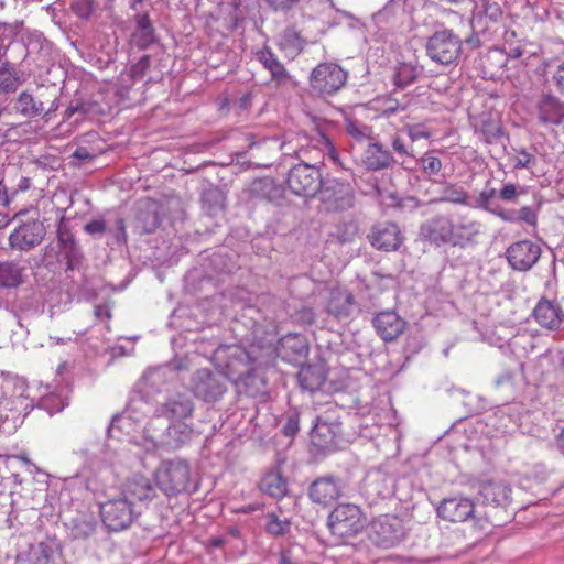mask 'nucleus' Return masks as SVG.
I'll return each instance as SVG.
<instances>
[{
    "label": "nucleus",
    "mask_w": 564,
    "mask_h": 564,
    "mask_svg": "<svg viewBox=\"0 0 564 564\" xmlns=\"http://www.w3.org/2000/svg\"><path fill=\"white\" fill-rule=\"evenodd\" d=\"M154 482L167 497L186 492L192 482L188 462L182 458L163 460L154 471Z\"/></svg>",
    "instance_id": "nucleus-1"
},
{
    "label": "nucleus",
    "mask_w": 564,
    "mask_h": 564,
    "mask_svg": "<svg viewBox=\"0 0 564 564\" xmlns=\"http://www.w3.org/2000/svg\"><path fill=\"white\" fill-rule=\"evenodd\" d=\"M367 518L355 503H339L328 514L327 525L333 535L341 539L352 538L366 527Z\"/></svg>",
    "instance_id": "nucleus-2"
},
{
    "label": "nucleus",
    "mask_w": 564,
    "mask_h": 564,
    "mask_svg": "<svg viewBox=\"0 0 564 564\" xmlns=\"http://www.w3.org/2000/svg\"><path fill=\"white\" fill-rule=\"evenodd\" d=\"M346 82L347 72L333 62L319 63L310 75L312 89L323 96L336 94L345 86Z\"/></svg>",
    "instance_id": "nucleus-3"
},
{
    "label": "nucleus",
    "mask_w": 564,
    "mask_h": 564,
    "mask_svg": "<svg viewBox=\"0 0 564 564\" xmlns=\"http://www.w3.org/2000/svg\"><path fill=\"white\" fill-rule=\"evenodd\" d=\"M99 511L102 523L115 532L128 529L135 518L133 502L121 495L101 502Z\"/></svg>",
    "instance_id": "nucleus-4"
},
{
    "label": "nucleus",
    "mask_w": 564,
    "mask_h": 564,
    "mask_svg": "<svg viewBox=\"0 0 564 564\" xmlns=\"http://www.w3.org/2000/svg\"><path fill=\"white\" fill-rule=\"evenodd\" d=\"M462 52V41L453 31H436L426 43L427 56L442 65H449L458 58Z\"/></svg>",
    "instance_id": "nucleus-5"
},
{
    "label": "nucleus",
    "mask_w": 564,
    "mask_h": 564,
    "mask_svg": "<svg viewBox=\"0 0 564 564\" xmlns=\"http://www.w3.org/2000/svg\"><path fill=\"white\" fill-rule=\"evenodd\" d=\"M286 184L297 196L312 197L322 188V176L314 165H294L288 174Z\"/></svg>",
    "instance_id": "nucleus-6"
},
{
    "label": "nucleus",
    "mask_w": 564,
    "mask_h": 564,
    "mask_svg": "<svg viewBox=\"0 0 564 564\" xmlns=\"http://www.w3.org/2000/svg\"><path fill=\"white\" fill-rule=\"evenodd\" d=\"M9 545L19 564H51L53 551L45 542L31 543L25 536H12Z\"/></svg>",
    "instance_id": "nucleus-7"
},
{
    "label": "nucleus",
    "mask_w": 564,
    "mask_h": 564,
    "mask_svg": "<svg viewBox=\"0 0 564 564\" xmlns=\"http://www.w3.org/2000/svg\"><path fill=\"white\" fill-rule=\"evenodd\" d=\"M367 239L373 249L382 252H393L402 246L404 236L398 224L380 221L370 228Z\"/></svg>",
    "instance_id": "nucleus-8"
},
{
    "label": "nucleus",
    "mask_w": 564,
    "mask_h": 564,
    "mask_svg": "<svg viewBox=\"0 0 564 564\" xmlns=\"http://www.w3.org/2000/svg\"><path fill=\"white\" fill-rule=\"evenodd\" d=\"M226 357L223 366L224 375L229 380L238 382L250 376L253 371V359L242 347L229 346L221 350Z\"/></svg>",
    "instance_id": "nucleus-9"
},
{
    "label": "nucleus",
    "mask_w": 564,
    "mask_h": 564,
    "mask_svg": "<svg viewBox=\"0 0 564 564\" xmlns=\"http://www.w3.org/2000/svg\"><path fill=\"white\" fill-rule=\"evenodd\" d=\"M227 391V387L217 373L208 369H199L193 378L194 394L205 402H215L219 400Z\"/></svg>",
    "instance_id": "nucleus-10"
},
{
    "label": "nucleus",
    "mask_w": 564,
    "mask_h": 564,
    "mask_svg": "<svg viewBox=\"0 0 564 564\" xmlns=\"http://www.w3.org/2000/svg\"><path fill=\"white\" fill-rule=\"evenodd\" d=\"M45 235V227L36 218L23 221L9 236V245L12 249L30 250L39 245Z\"/></svg>",
    "instance_id": "nucleus-11"
},
{
    "label": "nucleus",
    "mask_w": 564,
    "mask_h": 564,
    "mask_svg": "<svg viewBox=\"0 0 564 564\" xmlns=\"http://www.w3.org/2000/svg\"><path fill=\"white\" fill-rule=\"evenodd\" d=\"M540 256L541 248L528 239L510 245L506 251L508 263L517 271H528L538 262Z\"/></svg>",
    "instance_id": "nucleus-12"
},
{
    "label": "nucleus",
    "mask_w": 564,
    "mask_h": 564,
    "mask_svg": "<svg viewBox=\"0 0 564 564\" xmlns=\"http://www.w3.org/2000/svg\"><path fill=\"white\" fill-rule=\"evenodd\" d=\"M437 516L448 522H464L474 517L475 503L465 497H452L443 499L437 509Z\"/></svg>",
    "instance_id": "nucleus-13"
},
{
    "label": "nucleus",
    "mask_w": 564,
    "mask_h": 564,
    "mask_svg": "<svg viewBox=\"0 0 564 564\" xmlns=\"http://www.w3.org/2000/svg\"><path fill=\"white\" fill-rule=\"evenodd\" d=\"M478 494L481 502L487 506L507 508L512 501L510 485L499 479L481 481Z\"/></svg>",
    "instance_id": "nucleus-14"
},
{
    "label": "nucleus",
    "mask_w": 564,
    "mask_h": 564,
    "mask_svg": "<svg viewBox=\"0 0 564 564\" xmlns=\"http://www.w3.org/2000/svg\"><path fill=\"white\" fill-rule=\"evenodd\" d=\"M343 494V486L339 478L324 476L314 480L308 489L310 499L321 506H329Z\"/></svg>",
    "instance_id": "nucleus-15"
},
{
    "label": "nucleus",
    "mask_w": 564,
    "mask_h": 564,
    "mask_svg": "<svg viewBox=\"0 0 564 564\" xmlns=\"http://www.w3.org/2000/svg\"><path fill=\"white\" fill-rule=\"evenodd\" d=\"M371 530L376 543L383 547L397 544L401 538L400 520L394 516H380L372 521Z\"/></svg>",
    "instance_id": "nucleus-16"
},
{
    "label": "nucleus",
    "mask_w": 564,
    "mask_h": 564,
    "mask_svg": "<svg viewBox=\"0 0 564 564\" xmlns=\"http://www.w3.org/2000/svg\"><path fill=\"white\" fill-rule=\"evenodd\" d=\"M372 325L381 339L389 343L394 341L404 332L406 322L397 312L387 310L373 317Z\"/></svg>",
    "instance_id": "nucleus-17"
},
{
    "label": "nucleus",
    "mask_w": 564,
    "mask_h": 564,
    "mask_svg": "<svg viewBox=\"0 0 564 564\" xmlns=\"http://www.w3.org/2000/svg\"><path fill=\"white\" fill-rule=\"evenodd\" d=\"M535 109L543 126H558L564 121V101L552 94L541 95Z\"/></svg>",
    "instance_id": "nucleus-18"
},
{
    "label": "nucleus",
    "mask_w": 564,
    "mask_h": 564,
    "mask_svg": "<svg viewBox=\"0 0 564 564\" xmlns=\"http://www.w3.org/2000/svg\"><path fill=\"white\" fill-rule=\"evenodd\" d=\"M355 305V299L351 292L347 289L337 286L329 291V296L326 303L327 314L337 319L347 318Z\"/></svg>",
    "instance_id": "nucleus-19"
},
{
    "label": "nucleus",
    "mask_w": 564,
    "mask_h": 564,
    "mask_svg": "<svg viewBox=\"0 0 564 564\" xmlns=\"http://www.w3.org/2000/svg\"><path fill=\"white\" fill-rule=\"evenodd\" d=\"M322 200L328 210L345 209L352 204V195L348 185L334 183L321 191Z\"/></svg>",
    "instance_id": "nucleus-20"
},
{
    "label": "nucleus",
    "mask_w": 564,
    "mask_h": 564,
    "mask_svg": "<svg viewBox=\"0 0 564 564\" xmlns=\"http://www.w3.org/2000/svg\"><path fill=\"white\" fill-rule=\"evenodd\" d=\"M361 161L367 170L379 171L391 166L394 159L390 151L381 144L369 143L364 150Z\"/></svg>",
    "instance_id": "nucleus-21"
},
{
    "label": "nucleus",
    "mask_w": 564,
    "mask_h": 564,
    "mask_svg": "<svg viewBox=\"0 0 564 564\" xmlns=\"http://www.w3.org/2000/svg\"><path fill=\"white\" fill-rule=\"evenodd\" d=\"M534 319L549 329L557 328L562 319V308L554 302L541 299L533 310Z\"/></svg>",
    "instance_id": "nucleus-22"
},
{
    "label": "nucleus",
    "mask_w": 564,
    "mask_h": 564,
    "mask_svg": "<svg viewBox=\"0 0 564 564\" xmlns=\"http://www.w3.org/2000/svg\"><path fill=\"white\" fill-rule=\"evenodd\" d=\"M283 357L291 362L302 361L308 354L310 347L305 336L301 334H288L281 341Z\"/></svg>",
    "instance_id": "nucleus-23"
},
{
    "label": "nucleus",
    "mask_w": 564,
    "mask_h": 564,
    "mask_svg": "<svg viewBox=\"0 0 564 564\" xmlns=\"http://www.w3.org/2000/svg\"><path fill=\"white\" fill-rule=\"evenodd\" d=\"M120 495L122 497H127V499L132 502L133 500H150L155 496V489L147 477L142 475H134L127 480Z\"/></svg>",
    "instance_id": "nucleus-24"
},
{
    "label": "nucleus",
    "mask_w": 564,
    "mask_h": 564,
    "mask_svg": "<svg viewBox=\"0 0 564 564\" xmlns=\"http://www.w3.org/2000/svg\"><path fill=\"white\" fill-rule=\"evenodd\" d=\"M256 57L270 72L271 79L278 86L285 84L290 79L289 72L269 47L257 51Z\"/></svg>",
    "instance_id": "nucleus-25"
},
{
    "label": "nucleus",
    "mask_w": 564,
    "mask_h": 564,
    "mask_svg": "<svg viewBox=\"0 0 564 564\" xmlns=\"http://www.w3.org/2000/svg\"><path fill=\"white\" fill-rule=\"evenodd\" d=\"M452 220L447 217H436L423 227V234L431 242L440 246L449 243Z\"/></svg>",
    "instance_id": "nucleus-26"
},
{
    "label": "nucleus",
    "mask_w": 564,
    "mask_h": 564,
    "mask_svg": "<svg viewBox=\"0 0 564 564\" xmlns=\"http://www.w3.org/2000/svg\"><path fill=\"white\" fill-rule=\"evenodd\" d=\"M297 380L304 390L316 391L325 383L326 372L323 366L305 365L301 367Z\"/></svg>",
    "instance_id": "nucleus-27"
},
{
    "label": "nucleus",
    "mask_w": 564,
    "mask_h": 564,
    "mask_svg": "<svg viewBox=\"0 0 564 564\" xmlns=\"http://www.w3.org/2000/svg\"><path fill=\"white\" fill-rule=\"evenodd\" d=\"M249 196L253 199L272 202L282 194V188L272 178L254 180L249 186Z\"/></svg>",
    "instance_id": "nucleus-28"
},
{
    "label": "nucleus",
    "mask_w": 564,
    "mask_h": 564,
    "mask_svg": "<svg viewBox=\"0 0 564 564\" xmlns=\"http://www.w3.org/2000/svg\"><path fill=\"white\" fill-rule=\"evenodd\" d=\"M260 490L275 499H281L288 492V481L280 470H270L262 477Z\"/></svg>",
    "instance_id": "nucleus-29"
},
{
    "label": "nucleus",
    "mask_w": 564,
    "mask_h": 564,
    "mask_svg": "<svg viewBox=\"0 0 564 564\" xmlns=\"http://www.w3.org/2000/svg\"><path fill=\"white\" fill-rule=\"evenodd\" d=\"M193 412V402L182 397L170 399L162 408V414L171 421H181L191 417Z\"/></svg>",
    "instance_id": "nucleus-30"
},
{
    "label": "nucleus",
    "mask_w": 564,
    "mask_h": 564,
    "mask_svg": "<svg viewBox=\"0 0 564 564\" xmlns=\"http://www.w3.org/2000/svg\"><path fill=\"white\" fill-rule=\"evenodd\" d=\"M25 268L17 261H0V286L12 289L23 283Z\"/></svg>",
    "instance_id": "nucleus-31"
},
{
    "label": "nucleus",
    "mask_w": 564,
    "mask_h": 564,
    "mask_svg": "<svg viewBox=\"0 0 564 564\" xmlns=\"http://www.w3.org/2000/svg\"><path fill=\"white\" fill-rule=\"evenodd\" d=\"M15 110L25 118H35L41 116L45 108L43 101L36 100V98L28 91H22L17 98Z\"/></svg>",
    "instance_id": "nucleus-32"
},
{
    "label": "nucleus",
    "mask_w": 564,
    "mask_h": 564,
    "mask_svg": "<svg viewBox=\"0 0 564 564\" xmlns=\"http://www.w3.org/2000/svg\"><path fill=\"white\" fill-rule=\"evenodd\" d=\"M451 240L449 243L453 246H464L467 242L473 241L478 230L474 223H454L452 221Z\"/></svg>",
    "instance_id": "nucleus-33"
},
{
    "label": "nucleus",
    "mask_w": 564,
    "mask_h": 564,
    "mask_svg": "<svg viewBox=\"0 0 564 564\" xmlns=\"http://www.w3.org/2000/svg\"><path fill=\"white\" fill-rule=\"evenodd\" d=\"M304 44L305 40L294 29L285 30L280 41L281 50L293 56L303 50Z\"/></svg>",
    "instance_id": "nucleus-34"
},
{
    "label": "nucleus",
    "mask_w": 564,
    "mask_h": 564,
    "mask_svg": "<svg viewBox=\"0 0 564 564\" xmlns=\"http://www.w3.org/2000/svg\"><path fill=\"white\" fill-rule=\"evenodd\" d=\"M291 529V521L288 519H280L274 512H269L265 516V530L273 536H282L289 533Z\"/></svg>",
    "instance_id": "nucleus-35"
},
{
    "label": "nucleus",
    "mask_w": 564,
    "mask_h": 564,
    "mask_svg": "<svg viewBox=\"0 0 564 564\" xmlns=\"http://www.w3.org/2000/svg\"><path fill=\"white\" fill-rule=\"evenodd\" d=\"M19 77L15 69L8 63L0 66V94L17 89Z\"/></svg>",
    "instance_id": "nucleus-36"
},
{
    "label": "nucleus",
    "mask_w": 564,
    "mask_h": 564,
    "mask_svg": "<svg viewBox=\"0 0 564 564\" xmlns=\"http://www.w3.org/2000/svg\"><path fill=\"white\" fill-rule=\"evenodd\" d=\"M417 77L416 68L411 64H401L398 66L394 74V83L399 87H405L413 83Z\"/></svg>",
    "instance_id": "nucleus-37"
},
{
    "label": "nucleus",
    "mask_w": 564,
    "mask_h": 564,
    "mask_svg": "<svg viewBox=\"0 0 564 564\" xmlns=\"http://www.w3.org/2000/svg\"><path fill=\"white\" fill-rule=\"evenodd\" d=\"M444 199L455 204H467V192L456 184H447L443 189Z\"/></svg>",
    "instance_id": "nucleus-38"
},
{
    "label": "nucleus",
    "mask_w": 564,
    "mask_h": 564,
    "mask_svg": "<svg viewBox=\"0 0 564 564\" xmlns=\"http://www.w3.org/2000/svg\"><path fill=\"white\" fill-rule=\"evenodd\" d=\"M422 171L427 175H435L442 170V161L434 155L433 151L425 152L421 160Z\"/></svg>",
    "instance_id": "nucleus-39"
},
{
    "label": "nucleus",
    "mask_w": 564,
    "mask_h": 564,
    "mask_svg": "<svg viewBox=\"0 0 564 564\" xmlns=\"http://www.w3.org/2000/svg\"><path fill=\"white\" fill-rule=\"evenodd\" d=\"M132 42L140 50L149 47L154 42V30H135Z\"/></svg>",
    "instance_id": "nucleus-40"
},
{
    "label": "nucleus",
    "mask_w": 564,
    "mask_h": 564,
    "mask_svg": "<svg viewBox=\"0 0 564 564\" xmlns=\"http://www.w3.org/2000/svg\"><path fill=\"white\" fill-rule=\"evenodd\" d=\"M300 431V415L297 412L288 414L285 424L282 429L284 436L294 437Z\"/></svg>",
    "instance_id": "nucleus-41"
},
{
    "label": "nucleus",
    "mask_w": 564,
    "mask_h": 564,
    "mask_svg": "<svg viewBox=\"0 0 564 564\" xmlns=\"http://www.w3.org/2000/svg\"><path fill=\"white\" fill-rule=\"evenodd\" d=\"M72 9L78 17L87 19L93 13L94 2L93 0H73Z\"/></svg>",
    "instance_id": "nucleus-42"
},
{
    "label": "nucleus",
    "mask_w": 564,
    "mask_h": 564,
    "mask_svg": "<svg viewBox=\"0 0 564 564\" xmlns=\"http://www.w3.org/2000/svg\"><path fill=\"white\" fill-rule=\"evenodd\" d=\"M518 218L532 227H535L538 224V215L535 210L530 206L521 207L518 210Z\"/></svg>",
    "instance_id": "nucleus-43"
},
{
    "label": "nucleus",
    "mask_w": 564,
    "mask_h": 564,
    "mask_svg": "<svg viewBox=\"0 0 564 564\" xmlns=\"http://www.w3.org/2000/svg\"><path fill=\"white\" fill-rule=\"evenodd\" d=\"M300 0H265L267 4L273 11H289L294 8Z\"/></svg>",
    "instance_id": "nucleus-44"
},
{
    "label": "nucleus",
    "mask_w": 564,
    "mask_h": 564,
    "mask_svg": "<svg viewBox=\"0 0 564 564\" xmlns=\"http://www.w3.org/2000/svg\"><path fill=\"white\" fill-rule=\"evenodd\" d=\"M149 67H150V56L149 55H143L138 61V63L132 65L131 70H130L131 72V76L133 78L141 77Z\"/></svg>",
    "instance_id": "nucleus-45"
},
{
    "label": "nucleus",
    "mask_w": 564,
    "mask_h": 564,
    "mask_svg": "<svg viewBox=\"0 0 564 564\" xmlns=\"http://www.w3.org/2000/svg\"><path fill=\"white\" fill-rule=\"evenodd\" d=\"M534 155L529 153L527 150L522 149L519 151V156L516 160L514 169L529 167L534 163Z\"/></svg>",
    "instance_id": "nucleus-46"
},
{
    "label": "nucleus",
    "mask_w": 564,
    "mask_h": 564,
    "mask_svg": "<svg viewBox=\"0 0 564 564\" xmlns=\"http://www.w3.org/2000/svg\"><path fill=\"white\" fill-rule=\"evenodd\" d=\"M552 82L555 85L558 93L564 96V62L557 66L552 75Z\"/></svg>",
    "instance_id": "nucleus-47"
},
{
    "label": "nucleus",
    "mask_w": 564,
    "mask_h": 564,
    "mask_svg": "<svg viewBox=\"0 0 564 564\" xmlns=\"http://www.w3.org/2000/svg\"><path fill=\"white\" fill-rule=\"evenodd\" d=\"M499 197L505 202L514 200L518 197L517 186L512 183L505 184L500 189Z\"/></svg>",
    "instance_id": "nucleus-48"
},
{
    "label": "nucleus",
    "mask_w": 564,
    "mask_h": 564,
    "mask_svg": "<svg viewBox=\"0 0 564 564\" xmlns=\"http://www.w3.org/2000/svg\"><path fill=\"white\" fill-rule=\"evenodd\" d=\"M137 30H154L148 13L138 14L135 17Z\"/></svg>",
    "instance_id": "nucleus-49"
},
{
    "label": "nucleus",
    "mask_w": 564,
    "mask_h": 564,
    "mask_svg": "<svg viewBox=\"0 0 564 564\" xmlns=\"http://www.w3.org/2000/svg\"><path fill=\"white\" fill-rule=\"evenodd\" d=\"M88 234H102L106 230V224L102 220H93L85 227Z\"/></svg>",
    "instance_id": "nucleus-50"
},
{
    "label": "nucleus",
    "mask_w": 564,
    "mask_h": 564,
    "mask_svg": "<svg viewBox=\"0 0 564 564\" xmlns=\"http://www.w3.org/2000/svg\"><path fill=\"white\" fill-rule=\"evenodd\" d=\"M347 131L356 140H362L367 137L366 132L352 122L348 124Z\"/></svg>",
    "instance_id": "nucleus-51"
},
{
    "label": "nucleus",
    "mask_w": 564,
    "mask_h": 564,
    "mask_svg": "<svg viewBox=\"0 0 564 564\" xmlns=\"http://www.w3.org/2000/svg\"><path fill=\"white\" fill-rule=\"evenodd\" d=\"M392 149L400 155H408L406 147L403 140L399 137H395L392 141Z\"/></svg>",
    "instance_id": "nucleus-52"
},
{
    "label": "nucleus",
    "mask_w": 564,
    "mask_h": 564,
    "mask_svg": "<svg viewBox=\"0 0 564 564\" xmlns=\"http://www.w3.org/2000/svg\"><path fill=\"white\" fill-rule=\"evenodd\" d=\"M487 58L490 59V58H494V59H497L500 62L501 66H503L507 62V58H503V52L499 48H494L491 50L488 55H487Z\"/></svg>",
    "instance_id": "nucleus-53"
},
{
    "label": "nucleus",
    "mask_w": 564,
    "mask_h": 564,
    "mask_svg": "<svg viewBox=\"0 0 564 564\" xmlns=\"http://www.w3.org/2000/svg\"><path fill=\"white\" fill-rule=\"evenodd\" d=\"M74 156L79 160H91L93 155L89 153V151L86 148H78L74 152Z\"/></svg>",
    "instance_id": "nucleus-54"
},
{
    "label": "nucleus",
    "mask_w": 564,
    "mask_h": 564,
    "mask_svg": "<svg viewBox=\"0 0 564 564\" xmlns=\"http://www.w3.org/2000/svg\"><path fill=\"white\" fill-rule=\"evenodd\" d=\"M409 133H410V137L415 140V139H419V138H429L430 137V133L429 132H425V131H415V128H410L409 129Z\"/></svg>",
    "instance_id": "nucleus-55"
},
{
    "label": "nucleus",
    "mask_w": 564,
    "mask_h": 564,
    "mask_svg": "<svg viewBox=\"0 0 564 564\" xmlns=\"http://www.w3.org/2000/svg\"><path fill=\"white\" fill-rule=\"evenodd\" d=\"M279 564H295V563L292 561L289 552L282 551L280 553Z\"/></svg>",
    "instance_id": "nucleus-56"
},
{
    "label": "nucleus",
    "mask_w": 564,
    "mask_h": 564,
    "mask_svg": "<svg viewBox=\"0 0 564 564\" xmlns=\"http://www.w3.org/2000/svg\"><path fill=\"white\" fill-rule=\"evenodd\" d=\"M523 55V51L522 48L520 47H514V48H511L509 54H508V57L509 58H520L521 56Z\"/></svg>",
    "instance_id": "nucleus-57"
},
{
    "label": "nucleus",
    "mask_w": 564,
    "mask_h": 564,
    "mask_svg": "<svg viewBox=\"0 0 564 564\" xmlns=\"http://www.w3.org/2000/svg\"><path fill=\"white\" fill-rule=\"evenodd\" d=\"M556 444H557L558 449L564 455V429L561 431V433L556 437Z\"/></svg>",
    "instance_id": "nucleus-58"
},
{
    "label": "nucleus",
    "mask_w": 564,
    "mask_h": 564,
    "mask_svg": "<svg viewBox=\"0 0 564 564\" xmlns=\"http://www.w3.org/2000/svg\"><path fill=\"white\" fill-rule=\"evenodd\" d=\"M10 223L9 217L0 212V229L7 227Z\"/></svg>",
    "instance_id": "nucleus-59"
},
{
    "label": "nucleus",
    "mask_w": 564,
    "mask_h": 564,
    "mask_svg": "<svg viewBox=\"0 0 564 564\" xmlns=\"http://www.w3.org/2000/svg\"><path fill=\"white\" fill-rule=\"evenodd\" d=\"M495 195V189H491L489 193H482L481 194V199L484 202H488L490 198H492Z\"/></svg>",
    "instance_id": "nucleus-60"
},
{
    "label": "nucleus",
    "mask_w": 564,
    "mask_h": 564,
    "mask_svg": "<svg viewBox=\"0 0 564 564\" xmlns=\"http://www.w3.org/2000/svg\"><path fill=\"white\" fill-rule=\"evenodd\" d=\"M117 226L122 231L123 236H126V226H124V220L122 218H119L117 220Z\"/></svg>",
    "instance_id": "nucleus-61"
},
{
    "label": "nucleus",
    "mask_w": 564,
    "mask_h": 564,
    "mask_svg": "<svg viewBox=\"0 0 564 564\" xmlns=\"http://www.w3.org/2000/svg\"><path fill=\"white\" fill-rule=\"evenodd\" d=\"M212 545L215 546V547H219L223 545V540L221 539H213L212 540Z\"/></svg>",
    "instance_id": "nucleus-62"
},
{
    "label": "nucleus",
    "mask_w": 564,
    "mask_h": 564,
    "mask_svg": "<svg viewBox=\"0 0 564 564\" xmlns=\"http://www.w3.org/2000/svg\"><path fill=\"white\" fill-rule=\"evenodd\" d=\"M143 0H132V8H135L138 4H141Z\"/></svg>",
    "instance_id": "nucleus-63"
},
{
    "label": "nucleus",
    "mask_w": 564,
    "mask_h": 564,
    "mask_svg": "<svg viewBox=\"0 0 564 564\" xmlns=\"http://www.w3.org/2000/svg\"><path fill=\"white\" fill-rule=\"evenodd\" d=\"M247 139L250 141V147H252L254 144V142L252 141L254 139V135L248 134Z\"/></svg>",
    "instance_id": "nucleus-64"
}]
</instances>
